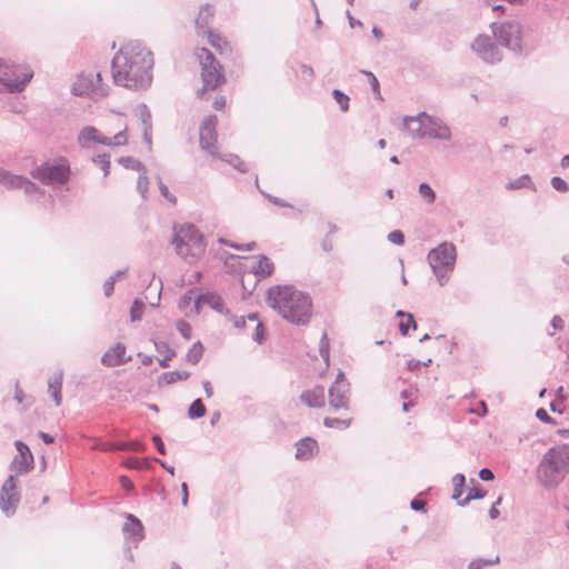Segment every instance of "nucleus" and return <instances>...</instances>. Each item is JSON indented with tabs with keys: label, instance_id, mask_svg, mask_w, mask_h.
I'll return each instance as SVG.
<instances>
[{
	"label": "nucleus",
	"instance_id": "0e129e2a",
	"mask_svg": "<svg viewBox=\"0 0 569 569\" xmlns=\"http://www.w3.org/2000/svg\"><path fill=\"white\" fill-rule=\"evenodd\" d=\"M426 502L423 500H412L411 508L415 510H423Z\"/></svg>",
	"mask_w": 569,
	"mask_h": 569
},
{
	"label": "nucleus",
	"instance_id": "49530a36",
	"mask_svg": "<svg viewBox=\"0 0 569 569\" xmlns=\"http://www.w3.org/2000/svg\"><path fill=\"white\" fill-rule=\"evenodd\" d=\"M388 239L390 242L402 246L405 243L403 233L400 230H395L388 234Z\"/></svg>",
	"mask_w": 569,
	"mask_h": 569
},
{
	"label": "nucleus",
	"instance_id": "f3484780",
	"mask_svg": "<svg viewBox=\"0 0 569 569\" xmlns=\"http://www.w3.org/2000/svg\"><path fill=\"white\" fill-rule=\"evenodd\" d=\"M16 448L18 451L17 457L12 461L13 468L19 472H26L33 466V455L29 447L20 440L16 441Z\"/></svg>",
	"mask_w": 569,
	"mask_h": 569
},
{
	"label": "nucleus",
	"instance_id": "6e6552de",
	"mask_svg": "<svg viewBox=\"0 0 569 569\" xmlns=\"http://www.w3.org/2000/svg\"><path fill=\"white\" fill-rule=\"evenodd\" d=\"M33 77L27 64H7L0 59V90L20 91Z\"/></svg>",
	"mask_w": 569,
	"mask_h": 569
},
{
	"label": "nucleus",
	"instance_id": "f03ea898",
	"mask_svg": "<svg viewBox=\"0 0 569 569\" xmlns=\"http://www.w3.org/2000/svg\"><path fill=\"white\" fill-rule=\"evenodd\" d=\"M267 305L276 310L286 321L307 325L312 317L310 296L293 286H273L266 293Z\"/></svg>",
	"mask_w": 569,
	"mask_h": 569
},
{
	"label": "nucleus",
	"instance_id": "ea45409f",
	"mask_svg": "<svg viewBox=\"0 0 569 569\" xmlns=\"http://www.w3.org/2000/svg\"><path fill=\"white\" fill-rule=\"evenodd\" d=\"M93 161L102 169L104 177L109 174L110 160L108 154H99L93 159Z\"/></svg>",
	"mask_w": 569,
	"mask_h": 569
},
{
	"label": "nucleus",
	"instance_id": "423d86ee",
	"mask_svg": "<svg viewBox=\"0 0 569 569\" xmlns=\"http://www.w3.org/2000/svg\"><path fill=\"white\" fill-rule=\"evenodd\" d=\"M569 472V448L549 449L537 470V477L546 487L557 486Z\"/></svg>",
	"mask_w": 569,
	"mask_h": 569
},
{
	"label": "nucleus",
	"instance_id": "69168bd1",
	"mask_svg": "<svg viewBox=\"0 0 569 569\" xmlns=\"http://www.w3.org/2000/svg\"><path fill=\"white\" fill-rule=\"evenodd\" d=\"M203 389L208 398H211L213 396V389L209 381L203 382Z\"/></svg>",
	"mask_w": 569,
	"mask_h": 569
},
{
	"label": "nucleus",
	"instance_id": "f704fd0d",
	"mask_svg": "<svg viewBox=\"0 0 569 569\" xmlns=\"http://www.w3.org/2000/svg\"><path fill=\"white\" fill-rule=\"evenodd\" d=\"M485 496H486V491H485L481 487H479V486L473 487V488H471V489L469 490V492H468V495L466 496V498L459 501V505H460V506H465V505H467L469 501L475 500V499H481V498H483Z\"/></svg>",
	"mask_w": 569,
	"mask_h": 569
},
{
	"label": "nucleus",
	"instance_id": "20e7f679",
	"mask_svg": "<svg viewBox=\"0 0 569 569\" xmlns=\"http://www.w3.org/2000/svg\"><path fill=\"white\" fill-rule=\"evenodd\" d=\"M171 243L176 253L188 263L199 261L203 257L207 248L201 231L190 223L174 227Z\"/></svg>",
	"mask_w": 569,
	"mask_h": 569
},
{
	"label": "nucleus",
	"instance_id": "7c9ffc66",
	"mask_svg": "<svg viewBox=\"0 0 569 569\" xmlns=\"http://www.w3.org/2000/svg\"><path fill=\"white\" fill-rule=\"evenodd\" d=\"M214 158L221 159L222 161L229 163L230 166L234 167L236 169L240 171H246L244 163L240 160V158L236 154L228 153V154H220L217 151V154L213 156Z\"/></svg>",
	"mask_w": 569,
	"mask_h": 569
},
{
	"label": "nucleus",
	"instance_id": "c756f323",
	"mask_svg": "<svg viewBox=\"0 0 569 569\" xmlns=\"http://www.w3.org/2000/svg\"><path fill=\"white\" fill-rule=\"evenodd\" d=\"M190 373L188 371H169L164 372L161 376V381L167 385L176 383L178 381H183L189 378Z\"/></svg>",
	"mask_w": 569,
	"mask_h": 569
},
{
	"label": "nucleus",
	"instance_id": "09e8293b",
	"mask_svg": "<svg viewBox=\"0 0 569 569\" xmlns=\"http://www.w3.org/2000/svg\"><path fill=\"white\" fill-rule=\"evenodd\" d=\"M551 184L558 191L565 192V191H567L569 189L568 188V183L563 179H561L559 177L552 178Z\"/></svg>",
	"mask_w": 569,
	"mask_h": 569
},
{
	"label": "nucleus",
	"instance_id": "39448f33",
	"mask_svg": "<svg viewBox=\"0 0 569 569\" xmlns=\"http://www.w3.org/2000/svg\"><path fill=\"white\" fill-rule=\"evenodd\" d=\"M107 132L110 136H103L94 127H86L79 133L78 141L84 148L96 143L108 147H121L126 146L129 141L128 126L121 116H116L113 121L107 124Z\"/></svg>",
	"mask_w": 569,
	"mask_h": 569
},
{
	"label": "nucleus",
	"instance_id": "4468645a",
	"mask_svg": "<svg viewBox=\"0 0 569 569\" xmlns=\"http://www.w3.org/2000/svg\"><path fill=\"white\" fill-rule=\"evenodd\" d=\"M20 497L17 480L10 476L3 483L0 492V507L6 515H12L19 503Z\"/></svg>",
	"mask_w": 569,
	"mask_h": 569
},
{
	"label": "nucleus",
	"instance_id": "72a5a7b5",
	"mask_svg": "<svg viewBox=\"0 0 569 569\" xmlns=\"http://www.w3.org/2000/svg\"><path fill=\"white\" fill-rule=\"evenodd\" d=\"M188 413L189 417L192 419H198L206 415V407L202 403L201 399H197L191 403Z\"/></svg>",
	"mask_w": 569,
	"mask_h": 569
},
{
	"label": "nucleus",
	"instance_id": "f8f14e48",
	"mask_svg": "<svg viewBox=\"0 0 569 569\" xmlns=\"http://www.w3.org/2000/svg\"><path fill=\"white\" fill-rule=\"evenodd\" d=\"M491 28L499 44L512 49L520 48L521 29L517 22L492 23Z\"/></svg>",
	"mask_w": 569,
	"mask_h": 569
},
{
	"label": "nucleus",
	"instance_id": "1a4fd4ad",
	"mask_svg": "<svg viewBox=\"0 0 569 569\" xmlns=\"http://www.w3.org/2000/svg\"><path fill=\"white\" fill-rule=\"evenodd\" d=\"M408 130L419 138H440L447 139L450 132L439 119L432 118L426 113H420L416 118H408L405 120Z\"/></svg>",
	"mask_w": 569,
	"mask_h": 569
},
{
	"label": "nucleus",
	"instance_id": "13d9d810",
	"mask_svg": "<svg viewBox=\"0 0 569 569\" xmlns=\"http://www.w3.org/2000/svg\"><path fill=\"white\" fill-rule=\"evenodd\" d=\"M152 441L156 445L159 453L160 455H166V448H164V443H163L162 439L159 436L156 435V436L152 437Z\"/></svg>",
	"mask_w": 569,
	"mask_h": 569
},
{
	"label": "nucleus",
	"instance_id": "5701e85b",
	"mask_svg": "<svg viewBox=\"0 0 569 569\" xmlns=\"http://www.w3.org/2000/svg\"><path fill=\"white\" fill-rule=\"evenodd\" d=\"M126 361V347L117 343L102 357V362L108 367H116Z\"/></svg>",
	"mask_w": 569,
	"mask_h": 569
},
{
	"label": "nucleus",
	"instance_id": "c03bdc74",
	"mask_svg": "<svg viewBox=\"0 0 569 569\" xmlns=\"http://www.w3.org/2000/svg\"><path fill=\"white\" fill-rule=\"evenodd\" d=\"M320 355L326 362L329 360V339L326 333L322 335L320 340Z\"/></svg>",
	"mask_w": 569,
	"mask_h": 569
},
{
	"label": "nucleus",
	"instance_id": "8fccbe9b",
	"mask_svg": "<svg viewBox=\"0 0 569 569\" xmlns=\"http://www.w3.org/2000/svg\"><path fill=\"white\" fill-rule=\"evenodd\" d=\"M299 73L305 80H311L313 78V69L310 66L302 64L299 68Z\"/></svg>",
	"mask_w": 569,
	"mask_h": 569
},
{
	"label": "nucleus",
	"instance_id": "b1692460",
	"mask_svg": "<svg viewBox=\"0 0 569 569\" xmlns=\"http://www.w3.org/2000/svg\"><path fill=\"white\" fill-rule=\"evenodd\" d=\"M273 270L274 266L272 261L264 256L258 257L251 264L252 273L259 279L270 277L273 273Z\"/></svg>",
	"mask_w": 569,
	"mask_h": 569
},
{
	"label": "nucleus",
	"instance_id": "4be33fe9",
	"mask_svg": "<svg viewBox=\"0 0 569 569\" xmlns=\"http://www.w3.org/2000/svg\"><path fill=\"white\" fill-rule=\"evenodd\" d=\"M296 458L299 460H309L318 453V442L310 437L303 438L297 442Z\"/></svg>",
	"mask_w": 569,
	"mask_h": 569
},
{
	"label": "nucleus",
	"instance_id": "393cba45",
	"mask_svg": "<svg viewBox=\"0 0 569 569\" xmlns=\"http://www.w3.org/2000/svg\"><path fill=\"white\" fill-rule=\"evenodd\" d=\"M63 377L61 372L53 373L48 381V391L52 397L56 406H60L62 402L61 389H62Z\"/></svg>",
	"mask_w": 569,
	"mask_h": 569
},
{
	"label": "nucleus",
	"instance_id": "4c0bfd02",
	"mask_svg": "<svg viewBox=\"0 0 569 569\" xmlns=\"http://www.w3.org/2000/svg\"><path fill=\"white\" fill-rule=\"evenodd\" d=\"M332 94L341 111L347 112L349 109V97L338 89L333 90Z\"/></svg>",
	"mask_w": 569,
	"mask_h": 569
},
{
	"label": "nucleus",
	"instance_id": "c85d7f7f",
	"mask_svg": "<svg viewBox=\"0 0 569 569\" xmlns=\"http://www.w3.org/2000/svg\"><path fill=\"white\" fill-rule=\"evenodd\" d=\"M203 351V346L200 342H194L188 350L186 360L191 365H196L202 358Z\"/></svg>",
	"mask_w": 569,
	"mask_h": 569
},
{
	"label": "nucleus",
	"instance_id": "5fc2aeb1",
	"mask_svg": "<svg viewBox=\"0 0 569 569\" xmlns=\"http://www.w3.org/2000/svg\"><path fill=\"white\" fill-rule=\"evenodd\" d=\"M162 347H164L167 349V356L159 360V363L162 368H167L169 367V361L174 357V351L173 350H170L166 345H163Z\"/></svg>",
	"mask_w": 569,
	"mask_h": 569
},
{
	"label": "nucleus",
	"instance_id": "9d476101",
	"mask_svg": "<svg viewBox=\"0 0 569 569\" xmlns=\"http://www.w3.org/2000/svg\"><path fill=\"white\" fill-rule=\"evenodd\" d=\"M70 173L68 160L59 158L37 167L31 176L46 184H62L69 180Z\"/></svg>",
	"mask_w": 569,
	"mask_h": 569
},
{
	"label": "nucleus",
	"instance_id": "412c9836",
	"mask_svg": "<svg viewBox=\"0 0 569 569\" xmlns=\"http://www.w3.org/2000/svg\"><path fill=\"white\" fill-rule=\"evenodd\" d=\"M204 307H209L213 310L221 311L223 308V301L217 293L207 292L199 296L194 301L196 313H199Z\"/></svg>",
	"mask_w": 569,
	"mask_h": 569
},
{
	"label": "nucleus",
	"instance_id": "473e14b6",
	"mask_svg": "<svg viewBox=\"0 0 569 569\" xmlns=\"http://www.w3.org/2000/svg\"><path fill=\"white\" fill-rule=\"evenodd\" d=\"M0 182L11 188H19L22 187L23 179L18 176H11L8 172H0Z\"/></svg>",
	"mask_w": 569,
	"mask_h": 569
},
{
	"label": "nucleus",
	"instance_id": "de8ad7c7",
	"mask_svg": "<svg viewBox=\"0 0 569 569\" xmlns=\"http://www.w3.org/2000/svg\"><path fill=\"white\" fill-rule=\"evenodd\" d=\"M368 79H369V82H370V86L375 92V94L378 97V98H381L380 96V87H379V81L378 79L376 78V76L372 73V72H366Z\"/></svg>",
	"mask_w": 569,
	"mask_h": 569
},
{
	"label": "nucleus",
	"instance_id": "a878e982",
	"mask_svg": "<svg viewBox=\"0 0 569 569\" xmlns=\"http://www.w3.org/2000/svg\"><path fill=\"white\" fill-rule=\"evenodd\" d=\"M93 449L101 451H110V450H134V451H143L144 448L139 442H118V443H101L96 445Z\"/></svg>",
	"mask_w": 569,
	"mask_h": 569
},
{
	"label": "nucleus",
	"instance_id": "a211bd4d",
	"mask_svg": "<svg viewBox=\"0 0 569 569\" xmlns=\"http://www.w3.org/2000/svg\"><path fill=\"white\" fill-rule=\"evenodd\" d=\"M299 398L308 408H322L326 403L325 388L321 386H313L303 390Z\"/></svg>",
	"mask_w": 569,
	"mask_h": 569
},
{
	"label": "nucleus",
	"instance_id": "ddd939ff",
	"mask_svg": "<svg viewBox=\"0 0 569 569\" xmlns=\"http://www.w3.org/2000/svg\"><path fill=\"white\" fill-rule=\"evenodd\" d=\"M218 118L213 114L206 117L199 129L200 147L208 151L211 156H216L218 151Z\"/></svg>",
	"mask_w": 569,
	"mask_h": 569
},
{
	"label": "nucleus",
	"instance_id": "79ce46f5",
	"mask_svg": "<svg viewBox=\"0 0 569 569\" xmlns=\"http://www.w3.org/2000/svg\"><path fill=\"white\" fill-rule=\"evenodd\" d=\"M453 483H455V488H453L452 498L459 499L462 495V488L465 486V477L462 475H457L453 478Z\"/></svg>",
	"mask_w": 569,
	"mask_h": 569
},
{
	"label": "nucleus",
	"instance_id": "864d4df0",
	"mask_svg": "<svg viewBox=\"0 0 569 569\" xmlns=\"http://www.w3.org/2000/svg\"><path fill=\"white\" fill-rule=\"evenodd\" d=\"M114 283H116V277H111L110 279H108L104 283H103V291H104V295L107 297L111 296L112 292H113V288H114Z\"/></svg>",
	"mask_w": 569,
	"mask_h": 569
},
{
	"label": "nucleus",
	"instance_id": "6e6d98bb",
	"mask_svg": "<svg viewBox=\"0 0 569 569\" xmlns=\"http://www.w3.org/2000/svg\"><path fill=\"white\" fill-rule=\"evenodd\" d=\"M159 189H160L161 194H162L167 200H169V201H170V202H172V203H176V197H174V196H172V194L170 193V191H169L168 187H167L164 183L160 182V184H159Z\"/></svg>",
	"mask_w": 569,
	"mask_h": 569
},
{
	"label": "nucleus",
	"instance_id": "aec40b11",
	"mask_svg": "<svg viewBox=\"0 0 569 569\" xmlns=\"http://www.w3.org/2000/svg\"><path fill=\"white\" fill-rule=\"evenodd\" d=\"M214 17V9L210 4H204L200 8L196 18V33L199 36L204 31L212 29Z\"/></svg>",
	"mask_w": 569,
	"mask_h": 569
},
{
	"label": "nucleus",
	"instance_id": "2f4dec72",
	"mask_svg": "<svg viewBox=\"0 0 569 569\" xmlns=\"http://www.w3.org/2000/svg\"><path fill=\"white\" fill-rule=\"evenodd\" d=\"M128 521L129 523L127 525L126 529L131 531L132 536H134L137 539H141L143 530L141 522L132 515L128 516Z\"/></svg>",
	"mask_w": 569,
	"mask_h": 569
},
{
	"label": "nucleus",
	"instance_id": "6ab92c4d",
	"mask_svg": "<svg viewBox=\"0 0 569 569\" xmlns=\"http://www.w3.org/2000/svg\"><path fill=\"white\" fill-rule=\"evenodd\" d=\"M201 40H206L219 54L230 49V43L226 37L213 29H209L198 36Z\"/></svg>",
	"mask_w": 569,
	"mask_h": 569
},
{
	"label": "nucleus",
	"instance_id": "bb28decb",
	"mask_svg": "<svg viewBox=\"0 0 569 569\" xmlns=\"http://www.w3.org/2000/svg\"><path fill=\"white\" fill-rule=\"evenodd\" d=\"M352 418L348 412H343L340 417H326L323 425L327 428L345 430L350 427Z\"/></svg>",
	"mask_w": 569,
	"mask_h": 569
},
{
	"label": "nucleus",
	"instance_id": "c9c22d12",
	"mask_svg": "<svg viewBox=\"0 0 569 569\" xmlns=\"http://www.w3.org/2000/svg\"><path fill=\"white\" fill-rule=\"evenodd\" d=\"M248 320L251 321L254 325V335L253 339L257 342H262L264 340V328L263 326L258 321V318L256 315H250L248 317Z\"/></svg>",
	"mask_w": 569,
	"mask_h": 569
},
{
	"label": "nucleus",
	"instance_id": "3c124183",
	"mask_svg": "<svg viewBox=\"0 0 569 569\" xmlns=\"http://www.w3.org/2000/svg\"><path fill=\"white\" fill-rule=\"evenodd\" d=\"M227 106V99L224 96H218L214 98L213 102H212V107L213 109H216L217 111H223L224 108Z\"/></svg>",
	"mask_w": 569,
	"mask_h": 569
},
{
	"label": "nucleus",
	"instance_id": "4d7b16f0",
	"mask_svg": "<svg viewBox=\"0 0 569 569\" xmlns=\"http://www.w3.org/2000/svg\"><path fill=\"white\" fill-rule=\"evenodd\" d=\"M226 243L234 249H238V250L251 251L256 248V242H253V241L246 243V244H237V243H232V242H226Z\"/></svg>",
	"mask_w": 569,
	"mask_h": 569
},
{
	"label": "nucleus",
	"instance_id": "2eb2a0df",
	"mask_svg": "<svg viewBox=\"0 0 569 569\" xmlns=\"http://www.w3.org/2000/svg\"><path fill=\"white\" fill-rule=\"evenodd\" d=\"M471 48L486 62L496 63L502 59L498 47L491 41L489 36H478Z\"/></svg>",
	"mask_w": 569,
	"mask_h": 569
},
{
	"label": "nucleus",
	"instance_id": "0eeeda50",
	"mask_svg": "<svg viewBox=\"0 0 569 569\" xmlns=\"http://www.w3.org/2000/svg\"><path fill=\"white\" fill-rule=\"evenodd\" d=\"M456 257V247L449 242L440 243L428 253L429 264L441 286L447 282L448 274L453 270Z\"/></svg>",
	"mask_w": 569,
	"mask_h": 569
},
{
	"label": "nucleus",
	"instance_id": "bf43d9fd",
	"mask_svg": "<svg viewBox=\"0 0 569 569\" xmlns=\"http://www.w3.org/2000/svg\"><path fill=\"white\" fill-rule=\"evenodd\" d=\"M501 501H502V497H499L497 499V501L495 502V505L490 508L489 516H490L491 519H496V518L499 517L500 512H499L497 506L500 505Z\"/></svg>",
	"mask_w": 569,
	"mask_h": 569
},
{
	"label": "nucleus",
	"instance_id": "a19ab883",
	"mask_svg": "<svg viewBox=\"0 0 569 569\" xmlns=\"http://www.w3.org/2000/svg\"><path fill=\"white\" fill-rule=\"evenodd\" d=\"M143 313V303L139 300H134L130 309V317L132 321L140 320Z\"/></svg>",
	"mask_w": 569,
	"mask_h": 569
},
{
	"label": "nucleus",
	"instance_id": "680f3d73",
	"mask_svg": "<svg viewBox=\"0 0 569 569\" xmlns=\"http://www.w3.org/2000/svg\"><path fill=\"white\" fill-rule=\"evenodd\" d=\"M479 477L483 481H489L493 479V473L490 469L483 468L479 471Z\"/></svg>",
	"mask_w": 569,
	"mask_h": 569
},
{
	"label": "nucleus",
	"instance_id": "338daca9",
	"mask_svg": "<svg viewBox=\"0 0 569 569\" xmlns=\"http://www.w3.org/2000/svg\"><path fill=\"white\" fill-rule=\"evenodd\" d=\"M23 398H24V393L22 391V389H20L19 387L16 388V393H14V399L21 403L23 401Z\"/></svg>",
	"mask_w": 569,
	"mask_h": 569
},
{
	"label": "nucleus",
	"instance_id": "7ed1b4c3",
	"mask_svg": "<svg viewBox=\"0 0 569 569\" xmlns=\"http://www.w3.org/2000/svg\"><path fill=\"white\" fill-rule=\"evenodd\" d=\"M192 54L200 68L201 87L197 90V97L204 100L208 92L226 83L224 69L214 54L204 47H196Z\"/></svg>",
	"mask_w": 569,
	"mask_h": 569
},
{
	"label": "nucleus",
	"instance_id": "603ef678",
	"mask_svg": "<svg viewBox=\"0 0 569 569\" xmlns=\"http://www.w3.org/2000/svg\"><path fill=\"white\" fill-rule=\"evenodd\" d=\"M196 299L193 298V296L191 293H188L186 296H183L180 301H179V308L183 311L187 310V308L190 306L191 302H194Z\"/></svg>",
	"mask_w": 569,
	"mask_h": 569
},
{
	"label": "nucleus",
	"instance_id": "cd10ccee",
	"mask_svg": "<svg viewBox=\"0 0 569 569\" xmlns=\"http://www.w3.org/2000/svg\"><path fill=\"white\" fill-rule=\"evenodd\" d=\"M397 316L401 318L399 322V330L403 336L408 335L410 327L416 329L417 325L412 315L398 311Z\"/></svg>",
	"mask_w": 569,
	"mask_h": 569
},
{
	"label": "nucleus",
	"instance_id": "dca6fc26",
	"mask_svg": "<svg viewBox=\"0 0 569 569\" xmlns=\"http://www.w3.org/2000/svg\"><path fill=\"white\" fill-rule=\"evenodd\" d=\"M329 408L335 412L340 410L348 412V390L342 385H340L339 381H337L336 385L329 389Z\"/></svg>",
	"mask_w": 569,
	"mask_h": 569
},
{
	"label": "nucleus",
	"instance_id": "052dcab7",
	"mask_svg": "<svg viewBox=\"0 0 569 569\" xmlns=\"http://www.w3.org/2000/svg\"><path fill=\"white\" fill-rule=\"evenodd\" d=\"M120 486L122 487V489H124L126 491H130L133 489V483L132 481L126 477V476H122L120 477Z\"/></svg>",
	"mask_w": 569,
	"mask_h": 569
},
{
	"label": "nucleus",
	"instance_id": "f257e3e1",
	"mask_svg": "<svg viewBox=\"0 0 569 569\" xmlns=\"http://www.w3.org/2000/svg\"><path fill=\"white\" fill-rule=\"evenodd\" d=\"M152 52L138 42L123 44L112 60V77L117 84L129 89L146 88L151 83Z\"/></svg>",
	"mask_w": 569,
	"mask_h": 569
},
{
	"label": "nucleus",
	"instance_id": "9b49d317",
	"mask_svg": "<svg viewBox=\"0 0 569 569\" xmlns=\"http://www.w3.org/2000/svg\"><path fill=\"white\" fill-rule=\"evenodd\" d=\"M72 90L78 96L102 98L108 93V87L101 82L99 71L82 72L73 83Z\"/></svg>",
	"mask_w": 569,
	"mask_h": 569
},
{
	"label": "nucleus",
	"instance_id": "a18cd8bd",
	"mask_svg": "<svg viewBox=\"0 0 569 569\" xmlns=\"http://www.w3.org/2000/svg\"><path fill=\"white\" fill-rule=\"evenodd\" d=\"M177 329L182 335L183 338H186V339L191 338L192 328L188 322H186L183 320L178 321Z\"/></svg>",
	"mask_w": 569,
	"mask_h": 569
},
{
	"label": "nucleus",
	"instance_id": "e2e57ef3",
	"mask_svg": "<svg viewBox=\"0 0 569 569\" xmlns=\"http://www.w3.org/2000/svg\"><path fill=\"white\" fill-rule=\"evenodd\" d=\"M536 416L538 419L545 422H549L551 420L548 412L542 408L537 410Z\"/></svg>",
	"mask_w": 569,
	"mask_h": 569
},
{
	"label": "nucleus",
	"instance_id": "58836bf2",
	"mask_svg": "<svg viewBox=\"0 0 569 569\" xmlns=\"http://www.w3.org/2000/svg\"><path fill=\"white\" fill-rule=\"evenodd\" d=\"M419 193L422 198L426 199L428 203H433L436 199V193L428 183H421L419 186Z\"/></svg>",
	"mask_w": 569,
	"mask_h": 569
},
{
	"label": "nucleus",
	"instance_id": "e433bc0d",
	"mask_svg": "<svg viewBox=\"0 0 569 569\" xmlns=\"http://www.w3.org/2000/svg\"><path fill=\"white\" fill-rule=\"evenodd\" d=\"M123 465L128 469H146L149 467V460L147 458H129Z\"/></svg>",
	"mask_w": 569,
	"mask_h": 569
},
{
	"label": "nucleus",
	"instance_id": "774afa93",
	"mask_svg": "<svg viewBox=\"0 0 569 569\" xmlns=\"http://www.w3.org/2000/svg\"><path fill=\"white\" fill-rule=\"evenodd\" d=\"M41 439L46 442V443H52L53 442V437H51L50 435L46 433V432H40L39 433Z\"/></svg>",
	"mask_w": 569,
	"mask_h": 569
},
{
	"label": "nucleus",
	"instance_id": "37998d69",
	"mask_svg": "<svg viewBox=\"0 0 569 569\" xmlns=\"http://www.w3.org/2000/svg\"><path fill=\"white\" fill-rule=\"evenodd\" d=\"M333 233H336V227L329 226L328 234L322 240V243H321L323 250H326V251L332 250V248H333V239H332Z\"/></svg>",
	"mask_w": 569,
	"mask_h": 569
}]
</instances>
